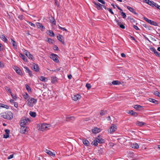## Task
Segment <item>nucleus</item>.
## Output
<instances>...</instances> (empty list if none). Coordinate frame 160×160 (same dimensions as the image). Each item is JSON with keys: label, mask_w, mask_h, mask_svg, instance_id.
Masks as SVG:
<instances>
[{"label": "nucleus", "mask_w": 160, "mask_h": 160, "mask_svg": "<svg viewBox=\"0 0 160 160\" xmlns=\"http://www.w3.org/2000/svg\"><path fill=\"white\" fill-rule=\"evenodd\" d=\"M45 152L48 155L52 157H54L55 156V154L52 151L46 149L45 150Z\"/></svg>", "instance_id": "9d476101"}, {"label": "nucleus", "mask_w": 160, "mask_h": 160, "mask_svg": "<svg viewBox=\"0 0 160 160\" xmlns=\"http://www.w3.org/2000/svg\"><path fill=\"white\" fill-rule=\"evenodd\" d=\"M98 1L103 4H104L105 3V2L103 0H98Z\"/></svg>", "instance_id": "e2e57ef3"}, {"label": "nucleus", "mask_w": 160, "mask_h": 160, "mask_svg": "<svg viewBox=\"0 0 160 160\" xmlns=\"http://www.w3.org/2000/svg\"><path fill=\"white\" fill-rule=\"evenodd\" d=\"M11 93V95L12 97H13V98L14 99H16L17 98V97L15 95H12V93Z\"/></svg>", "instance_id": "0e129e2a"}, {"label": "nucleus", "mask_w": 160, "mask_h": 160, "mask_svg": "<svg viewBox=\"0 0 160 160\" xmlns=\"http://www.w3.org/2000/svg\"><path fill=\"white\" fill-rule=\"evenodd\" d=\"M128 113L132 115H133L135 116H137L138 115V114L137 112H134L132 110L129 111L128 112Z\"/></svg>", "instance_id": "393cba45"}, {"label": "nucleus", "mask_w": 160, "mask_h": 160, "mask_svg": "<svg viewBox=\"0 0 160 160\" xmlns=\"http://www.w3.org/2000/svg\"><path fill=\"white\" fill-rule=\"evenodd\" d=\"M4 108L8 109L9 108V107L3 103H0V108Z\"/></svg>", "instance_id": "c85d7f7f"}, {"label": "nucleus", "mask_w": 160, "mask_h": 160, "mask_svg": "<svg viewBox=\"0 0 160 160\" xmlns=\"http://www.w3.org/2000/svg\"><path fill=\"white\" fill-rule=\"evenodd\" d=\"M6 134H9L10 133V130L8 129H5V130Z\"/></svg>", "instance_id": "5fc2aeb1"}, {"label": "nucleus", "mask_w": 160, "mask_h": 160, "mask_svg": "<svg viewBox=\"0 0 160 160\" xmlns=\"http://www.w3.org/2000/svg\"><path fill=\"white\" fill-rule=\"evenodd\" d=\"M154 53L157 56L160 57V53L158 52L157 50L155 51Z\"/></svg>", "instance_id": "79ce46f5"}, {"label": "nucleus", "mask_w": 160, "mask_h": 160, "mask_svg": "<svg viewBox=\"0 0 160 160\" xmlns=\"http://www.w3.org/2000/svg\"><path fill=\"white\" fill-rule=\"evenodd\" d=\"M104 140L101 137L98 136V137L96 138L95 140L92 142L91 143V144L95 146H97L98 143H104Z\"/></svg>", "instance_id": "f257e3e1"}, {"label": "nucleus", "mask_w": 160, "mask_h": 160, "mask_svg": "<svg viewBox=\"0 0 160 160\" xmlns=\"http://www.w3.org/2000/svg\"><path fill=\"white\" fill-rule=\"evenodd\" d=\"M155 7H156L157 8L160 10V6L158 5L156 3L155 4Z\"/></svg>", "instance_id": "13d9d810"}, {"label": "nucleus", "mask_w": 160, "mask_h": 160, "mask_svg": "<svg viewBox=\"0 0 160 160\" xmlns=\"http://www.w3.org/2000/svg\"><path fill=\"white\" fill-rule=\"evenodd\" d=\"M1 39H2V40L4 42H7L8 40L4 35H2L1 36Z\"/></svg>", "instance_id": "bb28decb"}, {"label": "nucleus", "mask_w": 160, "mask_h": 160, "mask_svg": "<svg viewBox=\"0 0 160 160\" xmlns=\"http://www.w3.org/2000/svg\"><path fill=\"white\" fill-rule=\"evenodd\" d=\"M28 23H29L31 26L32 27H35L36 26L33 23H32L31 22H28Z\"/></svg>", "instance_id": "09e8293b"}, {"label": "nucleus", "mask_w": 160, "mask_h": 160, "mask_svg": "<svg viewBox=\"0 0 160 160\" xmlns=\"http://www.w3.org/2000/svg\"><path fill=\"white\" fill-rule=\"evenodd\" d=\"M121 56L123 58H125L126 57V55L124 53H121Z\"/></svg>", "instance_id": "774afa93"}, {"label": "nucleus", "mask_w": 160, "mask_h": 160, "mask_svg": "<svg viewBox=\"0 0 160 160\" xmlns=\"http://www.w3.org/2000/svg\"><path fill=\"white\" fill-rule=\"evenodd\" d=\"M27 102L28 106L30 107H32L33 105L37 103V100L34 98L30 97Z\"/></svg>", "instance_id": "7ed1b4c3"}, {"label": "nucleus", "mask_w": 160, "mask_h": 160, "mask_svg": "<svg viewBox=\"0 0 160 160\" xmlns=\"http://www.w3.org/2000/svg\"><path fill=\"white\" fill-rule=\"evenodd\" d=\"M2 116L4 118L10 120L13 118V114L11 112L9 111L3 113Z\"/></svg>", "instance_id": "f03ea898"}, {"label": "nucleus", "mask_w": 160, "mask_h": 160, "mask_svg": "<svg viewBox=\"0 0 160 160\" xmlns=\"http://www.w3.org/2000/svg\"><path fill=\"white\" fill-rule=\"evenodd\" d=\"M82 142L83 144L86 146H88L90 144L89 141L86 139L83 140Z\"/></svg>", "instance_id": "b1692460"}, {"label": "nucleus", "mask_w": 160, "mask_h": 160, "mask_svg": "<svg viewBox=\"0 0 160 160\" xmlns=\"http://www.w3.org/2000/svg\"><path fill=\"white\" fill-rule=\"evenodd\" d=\"M18 18L20 20H22L23 19V16L22 15L19 16Z\"/></svg>", "instance_id": "338daca9"}, {"label": "nucleus", "mask_w": 160, "mask_h": 160, "mask_svg": "<svg viewBox=\"0 0 160 160\" xmlns=\"http://www.w3.org/2000/svg\"><path fill=\"white\" fill-rule=\"evenodd\" d=\"M107 9L108 11H109V12L111 13H112V14H114V13L112 11V10L111 9V8H107Z\"/></svg>", "instance_id": "3c124183"}, {"label": "nucleus", "mask_w": 160, "mask_h": 160, "mask_svg": "<svg viewBox=\"0 0 160 160\" xmlns=\"http://www.w3.org/2000/svg\"><path fill=\"white\" fill-rule=\"evenodd\" d=\"M28 58L30 59L33 60V56L32 55L30 54V55H29L28 57Z\"/></svg>", "instance_id": "4d7b16f0"}, {"label": "nucleus", "mask_w": 160, "mask_h": 160, "mask_svg": "<svg viewBox=\"0 0 160 160\" xmlns=\"http://www.w3.org/2000/svg\"><path fill=\"white\" fill-rule=\"evenodd\" d=\"M122 29H125V27L123 24H120L119 26Z\"/></svg>", "instance_id": "bf43d9fd"}, {"label": "nucleus", "mask_w": 160, "mask_h": 160, "mask_svg": "<svg viewBox=\"0 0 160 160\" xmlns=\"http://www.w3.org/2000/svg\"><path fill=\"white\" fill-rule=\"evenodd\" d=\"M25 87L27 90L28 91V92H29L31 91V88L28 85V84L25 85Z\"/></svg>", "instance_id": "72a5a7b5"}, {"label": "nucleus", "mask_w": 160, "mask_h": 160, "mask_svg": "<svg viewBox=\"0 0 160 160\" xmlns=\"http://www.w3.org/2000/svg\"><path fill=\"white\" fill-rule=\"evenodd\" d=\"M100 131V129L97 127H95L92 129V132L94 134L98 133Z\"/></svg>", "instance_id": "4468645a"}, {"label": "nucleus", "mask_w": 160, "mask_h": 160, "mask_svg": "<svg viewBox=\"0 0 160 160\" xmlns=\"http://www.w3.org/2000/svg\"><path fill=\"white\" fill-rule=\"evenodd\" d=\"M144 1L146 3L153 7L155 6V4H156V3H154L153 1H151L149 0H145Z\"/></svg>", "instance_id": "1a4fd4ad"}, {"label": "nucleus", "mask_w": 160, "mask_h": 160, "mask_svg": "<svg viewBox=\"0 0 160 160\" xmlns=\"http://www.w3.org/2000/svg\"><path fill=\"white\" fill-rule=\"evenodd\" d=\"M142 107L140 105H134V108L136 109L140 110V108H141Z\"/></svg>", "instance_id": "f704fd0d"}, {"label": "nucleus", "mask_w": 160, "mask_h": 160, "mask_svg": "<svg viewBox=\"0 0 160 160\" xmlns=\"http://www.w3.org/2000/svg\"><path fill=\"white\" fill-rule=\"evenodd\" d=\"M16 72L19 75H21L22 74V71L19 69V68H18V69L16 70Z\"/></svg>", "instance_id": "c9c22d12"}, {"label": "nucleus", "mask_w": 160, "mask_h": 160, "mask_svg": "<svg viewBox=\"0 0 160 160\" xmlns=\"http://www.w3.org/2000/svg\"><path fill=\"white\" fill-rule=\"evenodd\" d=\"M51 127L50 124H47L46 123H43L41 126V130L44 131L48 129Z\"/></svg>", "instance_id": "423d86ee"}, {"label": "nucleus", "mask_w": 160, "mask_h": 160, "mask_svg": "<svg viewBox=\"0 0 160 160\" xmlns=\"http://www.w3.org/2000/svg\"><path fill=\"white\" fill-rule=\"evenodd\" d=\"M13 157V155L11 154L8 157V159H10L12 158Z\"/></svg>", "instance_id": "864d4df0"}, {"label": "nucleus", "mask_w": 160, "mask_h": 160, "mask_svg": "<svg viewBox=\"0 0 160 160\" xmlns=\"http://www.w3.org/2000/svg\"><path fill=\"white\" fill-rule=\"evenodd\" d=\"M32 68L34 71L36 72H38L39 70V68L38 65L35 63H33L32 65Z\"/></svg>", "instance_id": "6e6552de"}, {"label": "nucleus", "mask_w": 160, "mask_h": 160, "mask_svg": "<svg viewBox=\"0 0 160 160\" xmlns=\"http://www.w3.org/2000/svg\"><path fill=\"white\" fill-rule=\"evenodd\" d=\"M131 147L132 148L138 149L139 148L138 145L136 143H134L131 144Z\"/></svg>", "instance_id": "f3484780"}, {"label": "nucleus", "mask_w": 160, "mask_h": 160, "mask_svg": "<svg viewBox=\"0 0 160 160\" xmlns=\"http://www.w3.org/2000/svg\"><path fill=\"white\" fill-rule=\"evenodd\" d=\"M47 41L50 43H52L53 42L52 40L50 38H48L47 39Z\"/></svg>", "instance_id": "a18cd8bd"}, {"label": "nucleus", "mask_w": 160, "mask_h": 160, "mask_svg": "<svg viewBox=\"0 0 160 160\" xmlns=\"http://www.w3.org/2000/svg\"><path fill=\"white\" fill-rule=\"evenodd\" d=\"M30 122V121L28 118L25 117H23L21 120L20 125L21 126L25 125Z\"/></svg>", "instance_id": "20e7f679"}, {"label": "nucleus", "mask_w": 160, "mask_h": 160, "mask_svg": "<svg viewBox=\"0 0 160 160\" xmlns=\"http://www.w3.org/2000/svg\"><path fill=\"white\" fill-rule=\"evenodd\" d=\"M30 115L32 117H35L36 116V113L35 112L30 111L29 112Z\"/></svg>", "instance_id": "2f4dec72"}, {"label": "nucleus", "mask_w": 160, "mask_h": 160, "mask_svg": "<svg viewBox=\"0 0 160 160\" xmlns=\"http://www.w3.org/2000/svg\"><path fill=\"white\" fill-rule=\"evenodd\" d=\"M19 56L20 58H21L25 62L27 61V59L26 57L22 53H20L19 55Z\"/></svg>", "instance_id": "aec40b11"}, {"label": "nucleus", "mask_w": 160, "mask_h": 160, "mask_svg": "<svg viewBox=\"0 0 160 160\" xmlns=\"http://www.w3.org/2000/svg\"><path fill=\"white\" fill-rule=\"evenodd\" d=\"M86 87L88 90H89L91 87V85L90 84L87 83L86 84Z\"/></svg>", "instance_id": "c03bdc74"}, {"label": "nucleus", "mask_w": 160, "mask_h": 160, "mask_svg": "<svg viewBox=\"0 0 160 160\" xmlns=\"http://www.w3.org/2000/svg\"><path fill=\"white\" fill-rule=\"evenodd\" d=\"M143 19L146 22H147L148 23H150V22L151 21V20L149 19L148 18H145V17H143Z\"/></svg>", "instance_id": "58836bf2"}, {"label": "nucleus", "mask_w": 160, "mask_h": 160, "mask_svg": "<svg viewBox=\"0 0 160 160\" xmlns=\"http://www.w3.org/2000/svg\"><path fill=\"white\" fill-rule=\"evenodd\" d=\"M5 89L8 92H10V93H12L11 92V90L10 88L8 87H5Z\"/></svg>", "instance_id": "603ef678"}, {"label": "nucleus", "mask_w": 160, "mask_h": 160, "mask_svg": "<svg viewBox=\"0 0 160 160\" xmlns=\"http://www.w3.org/2000/svg\"><path fill=\"white\" fill-rule=\"evenodd\" d=\"M39 79H40V80L42 82H46V78L43 76H41L39 78Z\"/></svg>", "instance_id": "473e14b6"}, {"label": "nucleus", "mask_w": 160, "mask_h": 160, "mask_svg": "<svg viewBox=\"0 0 160 160\" xmlns=\"http://www.w3.org/2000/svg\"><path fill=\"white\" fill-rule=\"evenodd\" d=\"M133 27L136 30H140L139 28L136 25H134Z\"/></svg>", "instance_id": "6e6d98bb"}, {"label": "nucleus", "mask_w": 160, "mask_h": 160, "mask_svg": "<svg viewBox=\"0 0 160 160\" xmlns=\"http://www.w3.org/2000/svg\"><path fill=\"white\" fill-rule=\"evenodd\" d=\"M57 55L54 54H52L50 55V58L56 62H59V60L57 58Z\"/></svg>", "instance_id": "0eeeda50"}, {"label": "nucleus", "mask_w": 160, "mask_h": 160, "mask_svg": "<svg viewBox=\"0 0 160 160\" xmlns=\"http://www.w3.org/2000/svg\"><path fill=\"white\" fill-rule=\"evenodd\" d=\"M24 68L25 69V71L26 72L28 73V72L30 71L29 68L27 67H24Z\"/></svg>", "instance_id": "49530a36"}, {"label": "nucleus", "mask_w": 160, "mask_h": 160, "mask_svg": "<svg viewBox=\"0 0 160 160\" xmlns=\"http://www.w3.org/2000/svg\"><path fill=\"white\" fill-rule=\"evenodd\" d=\"M57 39L58 40L61 42L63 44H64V41L63 40V37L61 35L59 34L57 37Z\"/></svg>", "instance_id": "dca6fc26"}, {"label": "nucleus", "mask_w": 160, "mask_h": 160, "mask_svg": "<svg viewBox=\"0 0 160 160\" xmlns=\"http://www.w3.org/2000/svg\"><path fill=\"white\" fill-rule=\"evenodd\" d=\"M112 83L114 85H117L120 84L121 82L118 81H114L112 82Z\"/></svg>", "instance_id": "7c9ffc66"}, {"label": "nucleus", "mask_w": 160, "mask_h": 160, "mask_svg": "<svg viewBox=\"0 0 160 160\" xmlns=\"http://www.w3.org/2000/svg\"><path fill=\"white\" fill-rule=\"evenodd\" d=\"M117 129V127L116 125L112 124L108 130V132L110 133H112L115 131Z\"/></svg>", "instance_id": "39448f33"}, {"label": "nucleus", "mask_w": 160, "mask_h": 160, "mask_svg": "<svg viewBox=\"0 0 160 160\" xmlns=\"http://www.w3.org/2000/svg\"><path fill=\"white\" fill-rule=\"evenodd\" d=\"M4 67V65L3 63L0 62V68H3Z\"/></svg>", "instance_id": "8fccbe9b"}, {"label": "nucleus", "mask_w": 160, "mask_h": 160, "mask_svg": "<svg viewBox=\"0 0 160 160\" xmlns=\"http://www.w3.org/2000/svg\"><path fill=\"white\" fill-rule=\"evenodd\" d=\"M4 50V47L0 43V51H2Z\"/></svg>", "instance_id": "37998d69"}, {"label": "nucleus", "mask_w": 160, "mask_h": 160, "mask_svg": "<svg viewBox=\"0 0 160 160\" xmlns=\"http://www.w3.org/2000/svg\"><path fill=\"white\" fill-rule=\"evenodd\" d=\"M9 135L6 134V135L5 134L4 135L3 138H7L9 137Z\"/></svg>", "instance_id": "680f3d73"}, {"label": "nucleus", "mask_w": 160, "mask_h": 160, "mask_svg": "<svg viewBox=\"0 0 160 160\" xmlns=\"http://www.w3.org/2000/svg\"><path fill=\"white\" fill-rule=\"evenodd\" d=\"M93 2L96 5V8L98 10H100L102 8V5L99 2Z\"/></svg>", "instance_id": "ddd939ff"}, {"label": "nucleus", "mask_w": 160, "mask_h": 160, "mask_svg": "<svg viewBox=\"0 0 160 160\" xmlns=\"http://www.w3.org/2000/svg\"><path fill=\"white\" fill-rule=\"evenodd\" d=\"M22 96L23 98L27 101L29 98L31 97L27 93H23L22 94Z\"/></svg>", "instance_id": "2eb2a0df"}, {"label": "nucleus", "mask_w": 160, "mask_h": 160, "mask_svg": "<svg viewBox=\"0 0 160 160\" xmlns=\"http://www.w3.org/2000/svg\"><path fill=\"white\" fill-rule=\"evenodd\" d=\"M24 125H22L21 126V128H20V132L22 133H25L26 132H27V128L24 126Z\"/></svg>", "instance_id": "f8f14e48"}, {"label": "nucleus", "mask_w": 160, "mask_h": 160, "mask_svg": "<svg viewBox=\"0 0 160 160\" xmlns=\"http://www.w3.org/2000/svg\"><path fill=\"white\" fill-rule=\"evenodd\" d=\"M13 68L16 71V70L18 69L19 68L16 66H14L13 67Z\"/></svg>", "instance_id": "69168bd1"}, {"label": "nucleus", "mask_w": 160, "mask_h": 160, "mask_svg": "<svg viewBox=\"0 0 160 160\" xmlns=\"http://www.w3.org/2000/svg\"><path fill=\"white\" fill-rule=\"evenodd\" d=\"M121 15L122 17L123 18H126V14L124 12H121Z\"/></svg>", "instance_id": "ea45409f"}, {"label": "nucleus", "mask_w": 160, "mask_h": 160, "mask_svg": "<svg viewBox=\"0 0 160 160\" xmlns=\"http://www.w3.org/2000/svg\"><path fill=\"white\" fill-rule=\"evenodd\" d=\"M154 94L158 97L160 98V93L158 92L157 91H155L154 93Z\"/></svg>", "instance_id": "e433bc0d"}, {"label": "nucleus", "mask_w": 160, "mask_h": 160, "mask_svg": "<svg viewBox=\"0 0 160 160\" xmlns=\"http://www.w3.org/2000/svg\"><path fill=\"white\" fill-rule=\"evenodd\" d=\"M106 113V111L104 110H101L100 112V114L102 116H103Z\"/></svg>", "instance_id": "4c0bfd02"}, {"label": "nucleus", "mask_w": 160, "mask_h": 160, "mask_svg": "<svg viewBox=\"0 0 160 160\" xmlns=\"http://www.w3.org/2000/svg\"><path fill=\"white\" fill-rule=\"evenodd\" d=\"M47 33L50 36L52 37L54 36V32L51 30H49L47 31Z\"/></svg>", "instance_id": "412c9836"}, {"label": "nucleus", "mask_w": 160, "mask_h": 160, "mask_svg": "<svg viewBox=\"0 0 160 160\" xmlns=\"http://www.w3.org/2000/svg\"><path fill=\"white\" fill-rule=\"evenodd\" d=\"M36 24L38 28H40L42 31H43L45 28V27L42 25V24L39 22H36Z\"/></svg>", "instance_id": "9b49d317"}, {"label": "nucleus", "mask_w": 160, "mask_h": 160, "mask_svg": "<svg viewBox=\"0 0 160 160\" xmlns=\"http://www.w3.org/2000/svg\"><path fill=\"white\" fill-rule=\"evenodd\" d=\"M137 125L139 126H142L145 125V123L143 122H140L139 121H137L136 123Z\"/></svg>", "instance_id": "cd10ccee"}, {"label": "nucleus", "mask_w": 160, "mask_h": 160, "mask_svg": "<svg viewBox=\"0 0 160 160\" xmlns=\"http://www.w3.org/2000/svg\"><path fill=\"white\" fill-rule=\"evenodd\" d=\"M149 24L154 26H158V24L157 22L151 20Z\"/></svg>", "instance_id": "a878e982"}, {"label": "nucleus", "mask_w": 160, "mask_h": 160, "mask_svg": "<svg viewBox=\"0 0 160 160\" xmlns=\"http://www.w3.org/2000/svg\"><path fill=\"white\" fill-rule=\"evenodd\" d=\"M74 117L73 116H68L66 117L67 120L68 121L69 120H72L74 119Z\"/></svg>", "instance_id": "c756f323"}, {"label": "nucleus", "mask_w": 160, "mask_h": 160, "mask_svg": "<svg viewBox=\"0 0 160 160\" xmlns=\"http://www.w3.org/2000/svg\"><path fill=\"white\" fill-rule=\"evenodd\" d=\"M11 43L13 47L14 48L16 49L17 48H16L17 45H15L16 42H15V41L14 40H13L12 38L11 39Z\"/></svg>", "instance_id": "5701e85b"}, {"label": "nucleus", "mask_w": 160, "mask_h": 160, "mask_svg": "<svg viewBox=\"0 0 160 160\" xmlns=\"http://www.w3.org/2000/svg\"><path fill=\"white\" fill-rule=\"evenodd\" d=\"M150 49L151 51H152L154 53L155 51H156V50L155 49V48L153 47L150 48Z\"/></svg>", "instance_id": "a19ab883"}, {"label": "nucleus", "mask_w": 160, "mask_h": 160, "mask_svg": "<svg viewBox=\"0 0 160 160\" xmlns=\"http://www.w3.org/2000/svg\"><path fill=\"white\" fill-rule=\"evenodd\" d=\"M127 8L131 12H132V13H133L134 14H137V13L135 11L134 9H133L132 8H131L129 6H127Z\"/></svg>", "instance_id": "a211bd4d"}, {"label": "nucleus", "mask_w": 160, "mask_h": 160, "mask_svg": "<svg viewBox=\"0 0 160 160\" xmlns=\"http://www.w3.org/2000/svg\"><path fill=\"white\" fill-rule=\"evenodd\" d=\"M81 98V96L80 95L77 94L73 96L72 97V99L74 101H76L80 99Z\"/></svg>", "instance_id": "6ab92c4d"}, {"label": "nucleus", "mask_w": 160, "mask_h": 160, "mask_svg": "<svg viewBox=\"0 0 160 160\" xmlns=\"http://www.w3.org/2000/svg\"><path fill=\"white\" fill-rule=\"evenodd\" d=\"M149 101L156 104H158V101L154 99L150 98L149 99Z\"/></svg>", "instance_id": "4be33fe9"}, {"label": "nucleus", "mask_w": 160, "mask_h": 160, "mask_svg": "<svg viewBox=\"0 0 160 160\" xmlns=\"http://www.w3.org/2000/svg\"><path fill=\"white\" fill-rule=\"evenodd\" d=\"M25 54L26 56L28 58L29 55H30L31 54L29 52L26 51L25 52Z\"/></svg>", "instance_id": "de8ad7c7"}, {"label": "nucleus", "mask_w": 160, "mask_h": 160, "mask_svg": "<svg viewBox=\"0 0 160 160\" xmlns=\"http://www.w3.org/2000/svg\"><path fill=\"white\" fill-rule=\"evenodd\" d=\"M53 49L55 50H58V48L57 46L55 45L53 47Z\"/></svg>", "instance_id": "052dcab7"}]
</instances>
